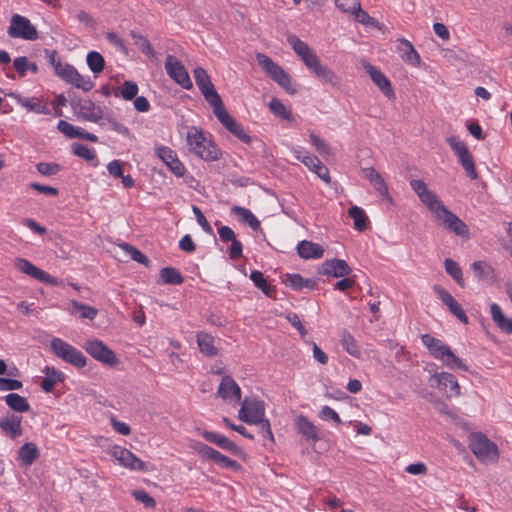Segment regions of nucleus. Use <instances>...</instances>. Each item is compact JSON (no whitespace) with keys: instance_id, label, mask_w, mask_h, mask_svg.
Segmentation results:
<instances>
[{"instance_id":"nucleus-10","label":"nucleus","mask_w":512,"mask_h":512,"mask_svg":"<svg viewBox=\"0 0 512 512\" xmlns=\"http://www.w3.org/2000/svg\"><path fill=\"white\" fill-rule=\"evenodd\" d=\"M447 142L449 143L451 149L455 152L457 155L459 162L461 163L463 169L466 171L467 175L471 179H477L478 173L475 168V163L473 160V156L468 150L466 144L460 140H458L456 137L451 136L447 138Z\"/></svg>"},{"instance_id":"nucleus-34","label":"nucleus","mask_w":512,"mask_h":512,"mask_svg":"<svg viewBox=\"0 0 512 512\" xmlns=\"http://www.w3.org/2000/svg\"><path fill=\"white\" fill-rule=\"evenodd\" d=\"M39 457V450L37 446L28 442L25 443L18 451V461L23 466H30Z\"/></svg>"},{"instance_id":"nucleus-59","label":"nucleus","mask_w":512,"mask_h":512,"mask_svg":"<svg viewBox=\"0 0 512 512\" xmlns=\"http://www.w3.org/2000/svg\"><path fill=\"white\" fill-rule=\"evenodd\" d=\"M22 386L23 384L19 380L0 377V391L19 390Z\"/></svg>"},{"instance_id":"nucleus-2","label":"nucleus","mask_w":512,"mask_h":512,"mask_svg":"<svg viewBox=\"0 0 512 512\" xmlns=\"http://www.w3.org/2000/svg\"><path fill=\"white\" fill-rule=\"evenodd\" d=\"M287 42L291 45L294 52L301 58L307 68L320 80L334 87L340 84V78L328 66L321 63L316 53L307 43L300 40L296 35L287 36Z\"/></svg>"},{"instance_id":"nucleus-54","label":"nucleus","mask_w":512,"mask_h":512,"mask_svg":"<svg viewBox=\"0 0 512 512\" xmlns=\"http://www.w3.org/2000/svg\"><path fill=\"white\" fill-rule=\"evenodd\" d=\"M215 463L219 464L222 468H228L236 470L239 468V464L231 458L221 454L219 451L216 452L215 457L212 459Z\"/></svg>"},{"instance_id":"nucleus-52","label":"nucleus","mask_w":512,"mask_h":512,"mask_svg":"<svg viewBox=\"0 0 512 512\" xmlns=\"http://www.w3.org/2000/svg\"><path fill=\"white\" fill-rule=\"evenodd\" d=\"M271 111L278 117L283 119H290L291 113L287 110L285 105L278 100L277 98H273L269 104Z\"/></svg>"},{"instance_id":"nucleus-43","label":"nucleus","mask_w":512,"mask_h":512,"mask_svg":"<svg viewBox=\"0 0 512 512\" xmlns=\"http://www.w3.org/2000/svg\"><path fill=\"white\" fill-rule=\"evenodd\" d=\"M86 61L89 69L95 74L101 73L105 67V60L103 56L96 51L89 52L87 54Z\"/></svg>"},{"instance_id":"nucleus-28","label":"nucleus","mask_w":512,"mask_h":512,"mask_svg":"<svg viewBox=\"0 0 512 512\" xmlns=\"http://www.w3.org/2000/svg\"><path fill=\"white\" fill-rule=\"evenodd\" d=\"M196 342L199 351L208 358H212L218 355L219 349L215 345V338L204 331L198 332L196 335Z\"/></svg>"},{"instance_id":"nucleus-12","label":"nucleus","mask_w":512,"mask_h":512,"mask_svg":"<svg viewBox=\"0 0 512 512\" xmlns=\"http://www.w3.org/2000/svg\"><path fill=\"white\" fill-rule=\"evenodd\" d=\"M83 348L86 352L91 355L94 359L108 365H115L117 363V357L115 353L102 341L98 339L87 340Z\"/></svg>"},{"instance_id":"nucleus-27","label":"nucleus","mask_w":512,"mask_h":512,"mask_svg":"<svg viewBox=\"0 0 512 512\" xmlns=\"http://www.w3.org/2000/svg\"><path fill=\"white\" fill-rule=\"evenodd\" d=\"M58 130L70 139L82 138L91 142L98 140L95 134L89 133L79 127H75L67 121L60 120L57 125Z\"/></svg>"},{"instance_id":"nucleus-64","label":"nucleus","mask_w":512,"mask_h":512,"mask_svg":"<svg viewBox=\"0 0 512 512\" xmlns=\"http://www.w3.org/2000/svg\"><path fill=\"white\" fill-rule=\"evenodd\" d=\"M109 174L115 178H120L123 175L122 163L119 160H113L107 165Z\"/></svg>"},{"instance_id":"nucleus-16","label":"nucleus","mask_w":512,"mask_h":512,"mask_svg":"<svg viewBox=\"0 0 512 512\" xmlns=\"http://www.w3.org/2000/svg\"><path fill=\"white\" fill-rule=\"evenodd\" d=\"M14 266L16 267V269H18L22 273H25V274L39 280L42 283L51 284V285L57 284L56 278L51 276L49 273L41 270L40 268L36 267L30 261H28L24 258H17L15 260Z\"/></svg>"},{"instance_id":"nucleus-32","label":"nucleus","mask_w":512,"mask_h":512,"mask_svg":"<svg viewBox=\"0 0 512 512\" xmlns=\"http://www.w3.org/2000/svg\"><path fill=\"white\" fill-rule=\"evenodd\" d=\"M491 317L498 328L508 334H512V318L506 317L502 312L501 307L492 303L490 305Z\"/></svg>"},{"instance_id":"nucleus-13","label":"nucleus","mask_w":512,"mask_h":512,"mask_svg":"<svg viewBox=\"0 0 512 512\" xmlns=\"http://www.w3.org/2000/svg\"><path fill=\"white\" fill-rule=\"evenodd\" d=\"M264 403L254 398H245L239 410V419L248 424H254L264 418Z\"/></svg>"},{"instance_id":"nucleus-38","label":"nucleus","mask_w":512,"mask_h":512,"mask_svg":"<svg viewBox=\"0 0 512 512\" xmlns=\"http://www.w3.org/2000/svg\"><path fill=\"white\" fill-rule=\"evenodd\" d=\"M44 373L46 378L42 381L41 387L45 392H51L55 384L64 379L63 373L54 367H46Z\"/></svg>"},{"instance_id":"nucleus-61","label":"nucleus","mask_w":512,"mask_h":512,"mask_svg":"<svg viewBox=\"0 0 512 512\" xmlns=\"http://www.w3.org/2000/svg\"><path fill=\"white\" fill-rule=\"evenodd\" d=\"M192 211L195 214V216L197 218V222L202 227V229L206 233L212 234V232H213L212 227L209 224V222L207 221V219L205 218V216L203 215V213L201 212V210L197 206H193Z\"/></svg>"},{"instance_id":"nucleus-49","label":"nucleus","mask_w":512,"mask_h":512,"mask_svg":"<svg viewBox=\"0 0 512 512\" xmlns=\"http://www.w3.org/2000/svg\"><path fill=\"white\" fill-rule=\"evenodd\" d=\"M138 93V86L133 81H125L120 89V91H115L114 95L119 96L125 100H132L136 97Z\"/></svg>"},{"instance_id":"nucleus-8","label":"nucleus","mask_w":512,"mask_h":512,"mask_svg":"<svg viewBox=\"0 0 512 512\" xmlns=\"http://www.w3.org/2000/svg\"><path fill=\"white\" fill-rule=\"evenodd\" d=\"M259 66L270 75V77L288 93L294 94L295 89L291 85L290 76L270 57L265 54L258 53L256 55Z\"/></svg>"},{"instance_id":"nucleus-9","label":"nucleus","mask_w":512,"mask_h":512,"mask_svg":"<svg viewBox=\"0 0 512 512\" xmlns=\"http://www.w3.org/2000/svg\"><path fill=\"white\" fill-rule=\"evenodd\" d=\"M7 33L12 38H21L30 41L38 38L35 26L28 18L19 14H15L11 17Z\"/></svg>"},{"instance_id":"nucleus-35","label":"nucleus","mask_w":512,"mask_h":512,"mask_svg":"<svg viewBox=\"0 0 512 512\" xmlns=\"http://www.w3.org/2000/svg\"><path fill=\"white\" fill-rule=\"evenodd\" d=\"M205 100L213 107L214 113L224 106L220 95L214 88V85L210 81L204 86L199 87Z\"/></svg>"},{"instance_id":"nucleus-14","label":"nucleus","mask_w":512,"mask_h":512,"mask_svg":"<svg viewBox=\"0 0 512 512\" xmlns=\"http://www.w3.org/2000/svg\"><path fill=\"white\" fill-rule=\"evenodd\" d=\"M167 74L184 89L192 88V82L184 65L174 56L168 55L165 61Z\"/></svg>"},{"instance_id":"nucleus-20","label":"nucleus","mask_w":512,"mask_h":512,"mask_svg":"<svg viewBox=\"0 0 512 512\" xmlns=\"http://www.w3.org/2000/svg\"><path fill=\"white\" fill-rule=\"evenodd\" d=\"M319 274L333 276L336 278L346 277L350 275L352 269L345 260L342 259H329L324 261L319 269Z\"/></svg>"},{"instance_id":"nucleus-5","label":"nucleus","mask_w":512,"mask_h":512,"mask_svg":"<svg viewBox=\"0 0 512 512\" xmlns=\"http://www.w3.org/2000/svg\"><path fill=\"white\" fill-rule=\"evenodd\" d=\"M49 62L54 68L55 74L63 79L65 82L72 84L78 89H82L83 91H90L94 84L90 80L89 77L82 76L78 73V71L68 63H62L60 59L57 57V52L46 51Z\"/></svg>"},{"instance_id":"nucleus-50","label":"nucleus","mask_w":512,"mask_h":512,"mask_svg":"<svg viewBox=\"0 0 512 512\" xmlns=\"http://www.w3.org/2000/svg\"><path fill=\"white\" fill-rule=\"evenodd\" d=\"M72 151L75 155L87 160V161H93L96 160V154L94 149L87 147L86 145H83L81 143H73L72 144Z\"/></svg>"},{"instance_id":"nucleus-26","label":"nucleus","mask_w":512,"mask_h":512,"mask_svg":"<svg viewBox=\"0 0 512 512\" xmlns=\"http://www.w3.org/2000/svg\"><path fill=\"white\" fill-rule=\"evenodd\" d=\"M22 417L15 414H8L0 420L1 430L12 439L22 435Z\"/></svg>"},{"instance_id":"nucleus-24","label":"nucleus","mask_w":512,"mask_h":512,"mask_svg":"<svg viewBox=\"0 0 512 512\" xmlns=\"http://www.w3.org/2000/svg\"><path fill=\"white\" fill-rule=\"evenodd\" d=\"M6 96L14 98L18 104L26 108L29 111L37 114H48L49 109L39 98L37 97H22L20 94L15 92H9Z\"/></svg>"},{"instance_id":"nucleus-36","label":"nucleus","mask_w":512,"mask_h":512,"mask_svg":"<svg viewBox=\"0 0 512 512\" xmlns=\"http://www.w3.org/2000/svg\"><path fill=\"white\" fill-rule=\"evenodd\" d=\"M341 345L344 348V350L351 356L355 358L361 357V349L357 342V340L354 338V336L347 330H343L341 333V339H340Z\"/></svg>"},{"instance_id":"nucleus-58","label":"nucleus","mask_w":512,"mask_h":512,"mask_svg":"<svg viewBox=\"0 0 512 512\" xmlns=\"http://www.w3.org/2000/svg\"><path fill=\"white\" fill-rule=\"evenodd\" d=\"M353 15L355 16V19L359 23L369 26L377 25V21L375 20V18L371 17L367 12L361 9V4L359 5V9H356Z\"/></svg>"},{"instance_id":"nucleus-29","label":"nucleus","mask_w":512,"mask_h":512,"mask_svg":"<svg viewBox=\"0 0 512 512\" xmlns=\"http://www.w3.org/2000/svg\"><path fill=\"white\" fill-rule=\"evenodd\" d=\"M79 117L90 122H97L102 118L103 111L90 100H83L77 108Z\"/></svg>"},{"instance_id":"nucleus-56","label":"nucleus","mask_w":512,"mask_h":512,"mask_svg":"<svg viewBox=\"0 0 512 512\" xmlns=\"http://www.w3.org/2000/svg\"><path fill=\"white\" fill-rule=\"evenodd\" d=\"M37 171L44 176L55 175L59 170L60 166L56 163L40 162L36 165Z\"/></svg>"},{"instance_id":"nucleus-21","label":"nucleus","mask_w":512,"mask_h":512,"mask_svg":"<svg viewBox=\"0 0 512 512\" xmlns=\"http://www.w3.org/2000/svg\"><path fill=\"white\" fill-rule=\"evenodd\" d=\"M217 395L223 399L239 402L241 400V389L231 376L225 375L220 382Z\"/></svg>"},{"instance_id":"nucleus-7","label":"nucleus","mask_w":512,"mask_h":512,"mask_svg":"<svg viewBox=\"0 0 512 512\" xmlns=\"http://www.w3.org/2000/svg\"><path fill=\"white\" fill-rule=\"evenodd\" d=\"M50 348L57 357L66 363L77 368H82L86 365L87 360L82 352L60 338H53Z\"/></svg>"},{"instance_id":"nucleus-57","label":"nucleus","mask_w":512,"mask_h":512,"mask_svg":"<svg viewBox=\"0 0 512 512\" xmlns=\"http://www.w3.org/2000/svg\"><path fill=\"white\" fill-rule=\"evenodd\" d=\"M134 498L141 502L147 508H155V500L144 490H136L133 492Z\"/></svg>"},{"instance_id":"nucleus-11","label":"nucleus","mask_w":512,"mask_h":512,"mask_svg":"<svg viewBox=\"0 0 512 512\" xmlns=\"http://www.w3.org/2000/svg\"><path fill=\"white\" fill-rule=\"evenodd\" d=\"M108 453L123 467L130 470L147 471L148 466L130 450L122 446H113Z\"/></svg>"},{"instance_id":"nucleus-62","label":"nucleus","mask_w":512,"mask_h":512,"mask_svg":"<svg viewBox=\"0 0 512 512\" xmlns=\"http://www.w3.org/2000/svg\"><path fill=\"white\" fill-rule=\"evenodd\" d=\"M193 74H194L195 82H196V85L198 86V88L201 86H204L205 84H207L211 81L206 70L203 69L202 67L195 68L193 71Z\"/></svg>"},{"instance_id":"nucleus-40","label":"nucleus","mask_w":512,"mask_h":512,"mask_svg":"<svg viewBox=\"0 0 512 512\" xmlns=\"http://www.w3.org/2000/svg\"><path fill=\"white\" fill-rule=\"evenodd\" d=\"M6 404L16 412H27L30 409L28 401L17 393H10L5 396Z\"/></svg>"},{"instance_id":"nucleus-39","label":"nucleus","mask_w":512,"mask_h":512,"mask_svg":"<svg viewBox=\"0 0 512 512\" xmlns=\"http://www.w3.org/2000/svg\"><path fill=\"white\" fill-rule=\"evenodd\" d=\"M284 283L294 290H301L302 288L312 290L315 287V282L313 280L305 279L300 274H287L284 279Z\"/></svg>"},{"instance_id":"nucleus-25","label":"nucleus","mask_w":512,"mask_h":512,"mask_svg":"<svg viewBox=\"0 0 512 512\" xmlns=\"http://www.w3.org/2000/svg\"><path fill=\"white\" fill-rule=\"evenodd\" d=\"M366 72L370 75L372 81L379 87V89L388 98H394V91L388 78L376 67L371 64L365 65Z\"/></svg>"},{"instance_id":"nucleus-53","label":"nucleus","mask_w":512,"mask_h":512,"mask_svg":"<svg viewBox=\"0 0 512 512\" xmlns=\"http://www.w3.org/2000/svg\"><path fill=\"white\" fill-rule=\"evenodd\" d=\"M310 141L312 145L316 148L317 152L323 156L332 155V150L330 146L320 137L315 134L310 135Z\"/></svg>"},{"instance_id":"nucleus-22","label":"nucleus","mask_w":512,"mask_h":512,"mask_svg":"<svg viewBox=\"0 0 512 512\" xmlns=\"http://www.w3.org/2000/svg\"><path fill=\"white\" fill-rule=\"evenodd\" d=\"M397 52L399 56L405 61L407 64L419 67L421 64V58L418 52L415 50L412 43L406 39H399L397 46Z\"/></svg>"},{"instance_id":"nucleus-44","label":"nucleus","mask_w":512,"mask_h":512,"mask_svg":"<svg viewBox=\"0 0 512 512\" xmlns=\"http://www.w3.org/2000/svg\"><path fill=\"white\" fill-rule=\"evenodd\" d=\"M475 275L479 279L489 280L494 277V269L483 261H475L471 265Z\"/></svg>"},{"instance_id":"nucleus-33","label":"nucleus","mask_w":512,"mask_h":512,"mask_svg":"<svg viewBox=\"0 0 512 512\" xmlns=\"http://www.w3.org/2000/svg\"><path fill=\"white\" fill-rule=\"evenodd\" d=\"M68 312L71 315H79L80 318L89 320H93L98 314V310L96 308L76 300H71L69 302Z\"/></svg>"},{"instance_id":"nucleus-48","label":"nucleus","mask_w":512,"mask_h":512,"mask_svg":"<svg viewBox=\"0 0 512 512\" xmlns=\"http://www.w3.org/2000/svg\"><path fill=\"white\" fill-rule=\"evenodd\" d=\"M250 279L253 281L254 285L259 288L265 295L271 296L273 289L272 287L267 283L266 279L264 278V275L260 271H252L250 274Z\"/></svg>"},{"instance_id":"nucleus-30","label":"nucleus","mask_w":512,"mask_h":512,"mask_svg":"<svg viewBox=\"0 0 512 512\" xmlns=\"http://www.w3.org/2000/svg\"><path fill=\"white\" fill-rule=\"evenodd\" d=\"M297 251L303 259H320L324 254L322 246L307 240H303L298 244Z\"/></svg>"},{"instance_id":"nucleus-17","label":"nucleus","mask_w":512,"mask_h":512,"mask_svg":"<svg viewBox=\"0 0 512 512\" xmlns=\"http://www.w3.org/2000/svg\"><path fill=\"white\" fill-rule=\"evenodd\" d=\"M155 153L175 176L182 177L185 174L184 165L171 148L166 146H157L155 148Z\"/></svg>"},{"instance_id":"nucleus-31","label":"nucleus","mask_w":512,"mask_h":512,"mask_svg":"<svg viewBox=\"0 0 512 512\" xmlns=\"http://www.w3.org/2000/svg\"><path fill=\"white\" fill-rule=\"evenodd\" d=\"M201 435L208 442L214 443L215 445L219 446L220 448L228 452L237 453L239 450L238 446L233 441H231L230 439L221 434H217L210 431H203Z\"/></svg>"},{"instance_id":"nucleus-63","label":"nucleus","mask_w":512,"mask_h":512,"mask_svg":"<svg viewBox=\"0 0 512 512\" xmlns=\"http://www.w3.org/2000/svg\"><path fill=\"white\" fill-rule=\"evenodd\" d=\"M319 417L322 420H329V419H331V420H333L337 424L341 423V419H340L339 415L337 414V412H335L329 406H324L321 409V411L319 412Z\"/></svg>"},{"instance_id":"nucleus-18","label":"nucleus","mask_w":512,"mask_h":512,"mask_svg":"<svg viewBox=\"0 0 512 512\" xmlns=\"http://www.w3.org/2000/svg\"><path fill=\"white\" fill-rule=\"evenodd\" d=\"M215 116L221 122L223 126L226 127L233 135H235L239 140L244 143H249L251 141V137L244 131L241 124H239L225 109L223 106L218 111H216Z\"/></svg>"},{"instance_id":"nucleus-46","label":"nucleus","mask_w":512,"mask_h":512,"mask_svg":"<svg viewBox=\"0 0 512 512\" xmlns=\"http://www.w3.org/2000/svg\"><path fill=\"white\" fill-rule=\"evenodd\" d=\"M444 266H445V270L446 272L460 285V286H464V282H463V274H462V269L461 267L459 266V264L450 259V258H447L445 261H444Z\"/></svg>"},{"instance_id":"nucleus-6","label":"nucleus","mask_w":512,"mask_h":512,"mask_svg":"<svg viewBox=\"0 0 512 512\" xmlns=\"http://www.w3.org/2000/svg\"><path fill=\"white\" fill-rule=\"evenodd\" d=\"M469 447L473 454L482 462H493L498 458V448L481 432L469 435Z\"/></svg>"},{"instance_id":"nucleus-47","label":"nucleus","mask_w":512,"mask_h":512,"mask_svg":"<svg viewBox=\"0 0 512 512\" xmlns=\"http://www.w3.org/2000/svg\"><path fill=\"white\" fill-rule=\"evenodd\" d=\"M119 248H121L127 256H129L132 260L147 265L149 260L146 255H144L140 250L135 248L134 246L128 243L119 244Z\"/></svg>"},{"instance_id":"nucleus-19","label":"nucleus","mask_w":512,"mask_h":512,"mask_svg":"<svg viewBox=\"0 0 512 512\" xmlns=\"http://www.w3.org/2000/svg\"><path fill=\"white\" fill-rule=\"evenodd\" d=\"M433 289L442 303L447 306L450 313L462 323L467 324L468 317L462 309V306L455 300V298L446 289L439 285H435Z\"/></svg>"},{"instance_id":"nucleus-23","label":"nucleus","mask_w":512,"mask_h":512,"mask_svg":"<svg viewBox=\"0 0 512 512\" xmlns=\"http://www.w3.org/2000/svg\"><path fill=\"white\" fill-rule=\"evenodd\" d=\"M294 423L297 432L301 434L307 441L315 443L320 440L317 427L307 417L298 415L295 418Z\"/></svg>"},{"instance_id":"nucleus-55","label":"nucleus","mask_w":512,"mask_h":512,"mask_svg":"<svg viewBox=\"0 0 512 512\" xmlns=\"http://www.w3.org/2000/svg\"><path fill=\"white\" fill-rule=\"evenodd\" d=\"M335 5L344 13L353 14L359 9V0H335Z\"/></svg>"},{"instance_id":"nucleus-45","label":"nucleus","mask_w":512,"mask_h":512,"mask_svg":"<svg viewBox=\"0 0 512 512\" xmlns=\"http://www.w3.org/2000/svg\"><path fill=\"white\" fill-rule=\"evenodd\" d=\"M349 217L354 221V228L358 231H363L366 228L367 216L364 211L358 206H352L348 211Z\"/></svg>"},{"instance_id":"nucleus-15","label":"nucleus","mask_w":512,"mask_h":512,"mask_svg":"<svg viewBox=\"0 0 512 512\" xmlns=\"http://www.w3.org/2000/svg\"><path fill=\"white\" fill-rule=\"evenodd\" d=\"M431 379L436 382L438 389L443 391L448 398L460 396V386L453 374L449 372L434 373Z\"/></svg>"},{"instance_id":"nucleus-51","label":"nucleus","mask_w":512,"mask_h":512,"mask_svg":"<svg viewBox=\"0 0 512 512\" xmlns=\"http://www.w3.org/2000/svg\"><path fill=\"white\" fill-rule=\"evenodd\" d=\"M132 38L135 44L140 48L143 54L147 56H154L155 51L150 42L142 35L132 32Z\"/></svg>"},{"instance_id":"nucleus-42","label":"nucleus","mask_w":512,"mask_h":512,"mask_svg":"<svg viewBox=\"0 0 512 512\" xmlns=\"http://www.w3.org/2000/svg\"><path fill=\"white\" fill-rule=\"evenodd\" d=\"M160 277L164 283L170 285H180L184 281V278L180 272L173 267L162 268L160 270Z\"/></svg>"},{"instance_id":"nucleus-37","label":"nucleus","mask_w":512,"mask_h":512,"mask_svg":"<svg viewBox=\"0 0 512 512\" xmlns=\"http://www.w3.org/2000/svg\"><path fill=\"white\" fill-rule=\"evenodd\" d=\"M295 158L301 161L309 170L315 172L322 162L315 156L304 151L301 148H292Z\"/></svg>"},{"instance_id":"nucleus-41","label":"nucleus","mask_w":512,"mask_h":512,"mask_svg":"<svg viewBox=\"0 0 512 512\" xmlns=\"http://www.w3.org/2000/svg\"><path fill=\"white\" fill-rule=\"evenodd\" d=\"M232 212L240 218V220L244 223H247L253 230H257L260 228L259 220L253 215V213L240 206H234L232 208Z\"/></svg>"},{"instance_id":"nucleus-60","label":"nucleus","mask_w":512,"mask_h":512,"mask_svg":"<svg viewBox=\"0 0 512 512\" xmlns=\"http://www.w3.org/2000/svg\"><path fill=\"white\" fill-rule=\"evenodd\" d=\"M255 424L259 426V429H260V432H261L263 438H266L271 443H274V436L271 431L270 422L267 419L262 418V419H260V421H257Z\"/></svg>"},{"instance_id":"nucleus-4","label":"nucleus","mask_w":512,"mask_h":512,"mask_svg":"<svg viewBox=\"0 0 512 512\" xmlns=\"http://www.w3.org/2000/svg\"><path fill=\"white\" fill-rule=\"evenodd\" d=\"M423 345L429 350L430 354L437 360L441 361L445 366L451 369H459L467 371L468 367L462 359L457 357L451 348L440 339L430 334H424L421 337Z\"/></svg>"},{"instance_id":"nucleus-1","label":"nucleus","mask_w":512,"mask_h":512,"mask_svg":"<svg viewBox=\"0 0 512 512\" xmlns=\"http://www.w3.org/2000/svg\"><path fill=\"white\" fill-rule=\"evenodd\" d=\"M410 186L419 200L427 207L441 225L459 236H463L467 233L468 229L466 224L444 206L437 195L428 188L424 181L412 179Z\"/></svg>"},{"instance_id":"nucleus-3","label":"nucleus","mask_w":512,"mask_h":512,"mask_svg":"<svg viewBox=\"0 0 512 512\" xmlns=\"http://www.w3.org/2000/svg\"><path fill=\"white\" fill-rule=\"evenodd\" d=\"M186 140L189 151L205 161H216L221 156L215 143L197 127L189 128Z\"/></svg>"}]
</instances>
